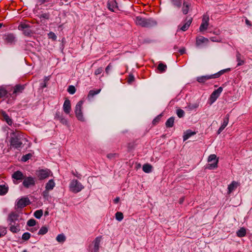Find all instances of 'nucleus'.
<instances>
[{
  "mask_svg": "<svg viewBox=\"0 0 252 252\" xmlns=\"http://www.w3.org/2000/svg\"><path fill=\"white\" fill-rule=\"evenodd\" d=\"M226 70H222L217 73L198 77L197 81L199 83H205L208 80L219 78Z\"/></svg>",
  "mask_w": 252,
  "mask_h": 252,
  "instance_id": "6",
  "label": "nucleus"
},
{
  "mask_svg": "<svg viewBox=\"0 0 252 252\" xmlns=\"http://www.w3.org/2000/svg\"><path fill=\"white\" fill-rule=\"evenodd\" d=\"M72 173L73 174V175L75 176V177H76L77 178L81 179V175L80 174H79L78 172H77V171H75V172L72 171Z\"/></svg>",
  "mask_w": 252,
  "mask_h": 252,
  "instance_id": "52",
  "label": "nucleus"
},
{
  "mask_svg": "<svg viewBox=\"0 0 252 252\" xmlns=\"http://www.w3.org/2000/svg\"><path fill=\"white\" fill-rule=\"evenodd\" d=\"M15 36L13 34H8L5 35L4 40L7 43L11 44L15 41Z\"/></svg>",
  "mask_w": 252,
  "mask_h": 252,
  "instance_id": "20",
  "label": "nucleus"
},
{
  "mask_svg": "<svg viewBox=\"0 0 252 252\" xmlns=\"http://www.w3.org/2000/svg\"><path fill=\"white\" fill-rule=\"evenodd\" d=\"M177 115L179 118H182L185 115V112L182 109H178L177 110Z\"/></svg>",
  "mask_w": 252,
  "mask_h": 252,
  "instance_id": "41",
  "label": "nucleus"
},
{
  "mask_svg": "<svg viewBox=\"0 0 252 252\" xmlns=\"http://www.w3.org/2000/svg\"><path fill=\"white\" fill-rule=\"evenodd\" d=\"M31 234L28 232L24 233L22 235V239L24 240H28L30 238Z\"/></svg>",
  "mask_w": 252,
  "mask_h": 252,
  "instance_id": "45",
  "label": "nucleus"
},
{
  "mask_svg": "<svg viewBox=\"0 0 252 252\" xmlns=\"http://www.w3.org/2000/svg\"><path fill=\"white\" fill-rule=\"evenodd\" d=\"M23 252H28L26 250H24L23 251Z\"/></svg>",
  "mask_w": 252,
  "mask_h": 252,
  "instance_id": "63",
  "label": "nucleus"
},
{
  "mask_svg": "<svg viewBox=\"0 0 252 252\" xmlns=\"http://www.w3.org/2000/svg\"><path fill=\"white\" fill-rule=\"evenodd\" d=\"M134 77L133 76H129L128 80V82L129 83H131L134 80Z\"/></svg>",
  "mask_w": 252,
  "mask_h": 252,
  "instance_id": "55",
  "label": "nucleus"
},
{
  "mask_svg": "<svg viewBox=\"0 0 252 252\" xmlns=\"http://www.w3.org/2000/svg\"><path fill=\"white\" fill-rule=\"evenodd\" d=\"M143 171L145 173H150L152 172V166L149 164H144L142 167Z\"/></svg>",
  "mask_w": 252,
  "mask_h": 252,
  "instance_id": "29",
  "label": "nucleus"
},
{
  "mask_svg": "<svg viewBox=\"0 0 252 252\" xmlns=\"http://www.w3.org/2000/svg\"><path fill=\"white\" fill-rule=\"evenodd\" d=\"M209 17L207 14H204L203 16L202 23L199 27V31L201 32L206 31L209 26Z\"/></svg>",
  "mask_w": 252,
  "mask_h": 252,
  "instance_id": "15",
  "label": "nucleus"
},
{
  "mask_svg": "<svg viewBox=\"0 0 252 252\" xmlns=\"http://www.w3.org/2000/svg\"><path fill=\"white\" fill-rule=\"evenodd\" d=\"M222 91V88L220 87L217 90H215L211 94L210 98H209V101L210 102V104H213L219 97L220 94L221 93Z\"/></svg>",
  "mask_w": 252,
  "mask_h": 252,
  "instance_id": "14",
  "label": "nucleus"
},
{
  "mask_svg": "<svg viewBox=\"0 0 252 252\" xmlns=\"http://www.w3.org/2000/svg\"><path fill=\"white\" fill-rule=\"evenodd\" d=\"M29 27V25L25 23H21L19 25L18 29L24 31Z\"/></svg>",
  "mask_w": 252,
  "mask_h": 252,
  "instance_id": "39",
  "label": "nucleus"
},
{
  "mask_svg": "<svg viewBox=\"0 0 252 252\" xmlns=\"http://www.w3.org/2000/svg\"><path fill=\"white\" fill-rule=\"evenodd\" d=\"M25 88V85L18 84L14 87L1 86L0 87V98L8 104H12L17 95L22 93Z\"/></svg>",
  "mask_w": 252,
  "mask_h": 252,
  "instance_id": "1",
  "label": "nucleus"
},
{
  "mask_svg": "<svg viewBox=\"0 0 252 252\" xmlns=\"http://www.w3.org/2000/svg\"><path fill=\"white\" fill-rule=\"evenodd\" d=\"M102 71H103L102 68L100 67L95 70L94 74H95V75H99L100 73H101Z\"/></svg>",
  "mask_w": 252,
  "mask_h": 252,
  "instance_id": "49",
  "label": "nucleus"
},
{
  "mask_svg": "<svg viewBox=\"0 0 252 252\" xmlns=\"http://www.w3.org/2000/svg\"><path fill=\"white\" fill-rule=\"evenodd\" d=\"M157 121V119H154L153 121V123H155V122Z\"/></svg>",
  "mask_w": 252,
  "mask_h": 252,
  "instance_id": "61",
  "label": "nucleus"
},
{
  "mask_svg": "<svg viewBox=\"0 0 252 252\" xmlns=\"http://www.w3.org/2000/svg\"><path fill=\"white\" fill-rule=\"evenodd\" d=\"M210 39H211V41H212L213 42H219V40L215 39L214 37H211Z\"/></svg>",
  "mask_w": 252,
  "mask_h": 252,
  "instance_id": "56",
  "label": "nucleus"
},
{
  "mask_svg": "<svg viewBox=\"0 0 252 252\" xmlns=\"http://www.w3.org/2000/svg\"><path fill=\"white\" fill-rule=\"evenodd\" d=\"M191 19H189L188 21L181 28V30L183 31H187L188 28H189L191 23Z\"/></svg>",
  "mask_w": 252,
  "mask_h": 252,
  "instance_id": "33",
  "label": "nucleus"
},
{
  "mask_svg": "<svg viewBox=\"0 0 252 252\" xmlns=\"http://www.w3.org/2000/svg\"><path fill=\"white\" fill-rule=\"evenodd\" d=\"M67 91L70 94H73L75 93L76 89L73 86H69L68 88Z\"/></svg>",
  "mask_w": 252,
  "mask_h": 252,
  "instance_id": "40",
  "label": "nucleus"
},
{
  "mask_svg": "<svg viewBox=\"0 0 252 252\" xmlns=\"http://www.w3.org/2000/svg\"><path fill=\"white\" fill-rule=\"evenodd\" d=\"M167 66L166 64L160 63L158 66V69L160 73H163L166 70Z\"/></svg>",
  "mask_w": 252,
  "mask_h": 252,
  "instance_id": "30",
  "label": "nucleus"
},
{
  "mask_svg": "<svg viewBox=\"0 0 252 252\" xmlns=\"http://www.w3.org/2000/svg\"><path fill=\"white\" fill-rule=\"evenodd\" d=\"M117 156L116 154H109L107 155V157L108 158L112 159Z\"/></svg>",
  "mask_w": 252,
  "mask_h": 252,
  "instance_id": "51",
  "label": "nucleus"
},
{
  "mask_svg": "<svg viewBox=\"0 0 252 252\" xmlns=\"http://www.w3.org/2000/svg\"><path fill=\"white\" fill-rule=\"evenodd\" d=\"M246 229L242 227L237 232V235L239 237H242L246 235Z\"/></svg>",
  "mask_w": 252,
  "mask_h": 252,
  "instance_id": "34",
  "label": "nucleus"
},
{
  "mask_svg": "<svg viewBox=\"0 0 252 252\" xmlns=\"http://www.w3.org/2000/svg\"><path fill=\"white\" fill-rule=\"evenodd\" d=\"M172 5L178 8H180L182 4V0H170Z\"/></svg>",
  "mask_w": 252,
  "mask_h": 252,
  "instance_id": "31",
  "label": "nucleus"
},
{
  "mask_svg": "<svg viewBox=\"0 0 252 252\" xmlns=\"http://www.w3.org/2000/svg\"><path fill=\"white\" fill-rule=\"evenodd\" d=\"M101 239L102 236H98L95 238L92 243V245L89 246V250L91 252H98Z\"/></svg>",
  "mask_w": 252,
  "mask_h": 252,
  "instance_id": "9",
  "label": "nucleus"
},
{
  "mask_svg": "<svg viewBox=\"0 0 252 252\" xmlns=\"http://www.w3.org/2000/svg\"><path fill=\"white\" fill-rule=\"evenodd\" d=\"M8 190V187L7 186L5 185H0V195H5Z\"/></svg>",
  "mask_w": 252,
  "mask_h": 252,
  "instance_id": "28",
  "label": "nucleus"
},
{
  "mask_svg": "<svg viewBox=\"0 0 252 252\" xmlns=\"http://www.w3.org/2000/svg\"><path fill=\"white\" fill-rule=\"evenodd\" d=\"M190 6V4L189 2L187 1L184 2L182 7V12L184 14H187L188 13Z\"/></svg>",
  "mask_w": 252,
  "mask_h": 252,
  "instance_id": "25",
  "label": "nucleus"
},
{
  "mask_svg": "<svg viewBox=\"0 0 252 252\" xmlns=\"http://www.w3.org/2000/svg\"><path fill=\"white\" fill-rule=\"evenodd\" d=\"M195 134V132H193L191 130H187L186 132L184 133L183 136V140L184 141H186L188 140L189 137L191 136L194 135Z\"/></svg>",
  "mask_w": 252,
  "mask_h": 252,
  "instance_id": "26",
  "label": "nucleus"
},
{
  "mask_svg": "<svg viewBox=\"0 0 252 252\" xmlns=\"http://www.w3.org/2000/svg\"><path fill=\"white\" fill-rule=\"evenodd\" d=\"M19 215L16 212H12L8 215L7 221L9 230L13 233H17L20 230Z\"/></svg>",
  "mask_w": 252,
  "mask_h": 252,
  "instance_id": "2",
  "label": "nucleus"
},
{
  "mask_svg": "<svg viewBox=\"0 0 252 252\" xmlns=\"http://www.w3.org/2000/svg\"><path fill=\"white\" fill-rule=\"evenodd\" d=\"M69 188L70 191L76 193L81 191L84 189V186L78 181L73 179L71 181Z\"/></svg>",
  "mask_w": 252,
  "mask_h": 252,
  "instance_id": "5",
  "label": "nucleus"
},
{
  "mask_svg": "<svg viewBox=\"0 0 252 252\" xmlns=\"http://www.w3.org/2000/svg\"><path fill=\"white\" fill-rule=\"evenodd\" d=\"M119 199H120L119 197H117L115 199L114 202L115 203H118L119 201Z\"/></svg>",
  "mask_w": 252,
  "mask_h": 252,
  "instance_id": "57",
  "label": "nucleus"
},
{
  "mask_svg": "<svg viewBox=\"0 0 252 252\" xmlns=\"http://www.w3.org/2000/svg\"><path fill=\"white\" fill-rule=\"evenodd\" d=\"M208 41H209L208 39H207L203 36H198L196 37V44L197 46H199L202 43L208 42Z\"/></svg>",
  "mask_w": 252,
  "mask_h": 252,
  "instance_id": "21",
  "label": "nucleus"
},
{
  "mask_svg": "<svg viewBox=\"0 0 252 252\" xmlns=\"http://www.w3.org/2000/svg\"><path fill=\"white\" fill-rule=\"evenodd\" d=\"M59 117H62V116H60L59 114L57 113V114H56L55 118H56V119H57L58 120H59Z\"/></svg>",
  "mask_w": 252,
  "mask_h": 252,
  "instance_id": "58",
  "label": "nucleus"
},
{
  "mask_svg": "<svg viewBox=\"0 0 252 252\" xmlns=\"http://www.w3.org/2000/svg\"><path fill=\"white\" fill-rule=\"evenodd\" d=\"M135 22L137 25L143 27H150L156 25V22L151 19H146L140 16H137L135 18Z\"/></svg>",
  "mask_w": 252,
  "mask_h": 252,
  "instance_id": "3",
  "label": "nucleus"
},
{
  "mask_svg": "<svg viewBox=\"0 0 252 252\" xmlns=\"http://www.w3.org/2000/svg\"><path fill=\"white\" fill-rule=\"evenodd\" d=\"M32 157V155L31 154H28L26 155H24L23 156L22 158V160L23 161H26L28 160H29Z\"/></svg>",
  "mask_w": 252,
  "mask_h": 252,
  "instance_id": "44",
  "label": "nucleus"
},
{
  "mask_svg": "<svg viewBox=\"0 0 252 252\" xmlns=\"http://www.w3.org/2000/svg\"><path fill=\"white\" fill-rule=\"evenodd\" d=\"M36 229H35V228H32L30 230L31 231V232H33L34 231H35Z\"/></svg>",
  "mask_w": 252,
  "mask_h": 252,
  "instance_id": "60",
  "label": "nucleus"
},
{
  "mask_svg": "<svg viewBox=\"0 0 252 252\" xmlns=\"http://www.w3.org/2000/svg\"><path fill=\"white\" fill-rule=\"evenodd\" d=\"M35 179L32 176L26 177L25 176L23 180L22 184L26 188H29L35 185Z\"/></svg>",
  "mask_w": 252,
  "mask_h": 252,
  "instance_id": "11",
  "label": "nucleus"
},
{
  "mask_svg": "<svg viewBox=\"0 0 252 252\" xmlns=\"http://www.w3.org/2000/svg\"><path fill=\"white\" fill-rule=\"evenodd\" d=\"M1 116L3 119L6 121L8 125L11 126L12 124V120L9 118L8 115L5 112L2 111L1 112Z\"/></svg>",
  "mask_w": 252,
  "mask_h": 252,
  "instance_id": "22",
  "label": "nucleus"
},
{
  "mask_svg": "<svg viewBox=\"0 0 252 252\" xmlns=\"http://www.w3.org/2000/svg\"><path fill=\"white\" fill-rule=\"evenodd\" d=\"M240 186V183L233 181L228 186L227 194H230L232 192L235 190L238 186Z\"/></svg>",
  "mask_w": 252,
  "mask_h": 252,
  "instance_id": "16",
  "label": "nucleus"
},
{
  "mask_svg": "<svg viewBox=\"0 0 252 252\" xmlns=\"http://www.w3.org/2000/svg\"><path fill=\"white\" fill-rule=\"evenodd\" d=\"M112 64L111 63H109L108 65L105 68V72L107 74H109L110 70L112 68Z\"/></svg>",
  "mask_w": 252,
  "mask_h": 252,
  "instance_id": "50",
  "label": "nucleus"
},
{
  "mask_svg": "<svg viewBox=\"0 0 252 252\" xmlns=\"http://www.w3.org/2000/svg\"><path fill=\"white\" fill-rule=\"evenodd\" d=\"M48 232V229L45 226H42L38 231V235H44Z\"/></svg>",
  "mask_w": 252,
  "mask_h": 252,
  "instance_id": "38",
  "label": "nucleus"
},
{
  "mask_svg": "<svg viewBox=\"0 0 252 252\" xmlns=\"http://www.w3.org/2000/svg\"><path fill=\"white\" fill-rule=\"evenodd\" d=\"M36 175L39 180H44L47 178L50 175L52 176V173L49 169H46L39 170L37 171Z\"/></svg>",
  "mask_w": 252,
  "mask_h": 252,
  "instance_id": "10",
  "label": "nucleus"
},
{
  "mask_svg": "<svg viewBox=\"0 0 252 252\" xmlns=\"http://www.w3.org/2000/svg\"><path fill=\"white\" fill-rule=\"evenodd\" d=\"M55 183L53 179H51L48 181L45 186V189L46 190H51L53 189L55 187Z\"/></svg>",
  "mask_w": 252,
  "mask_h": 252,
  "instance_id": "23",
  "label": "nucleus"
},
{
  "mask_svg": "<svg viewBox=\"0 0 252 252\" xmlns=\"http://www.w3.org/2000/svg\"><path fill=\"white\" fill-rule=\"evenodd\" d=\"M48 1V0H38V3L39 4H42Z\"/></svg>",
  "mask_w": 252,
  "mask_h": 252,
  "instance_id": "54",
  "label": "nucleus"
},
{
  "mask_svg": "<svg viewBox=\"0 0 252 252\" xmlns=\"http://www.w3.org/2000/svg\"><path fill=\"white\" fill-rule=\"evenodd\" d=\"M183 202V200H181L180 203H181Z\"/></svg>",
  "mask_w": 252,
  "mask_h": 252,
  "instance_id": "64",
  "label": "nucleus"
},
{
  "mask_svg": "<svg viewBox=\"0 0 252 252\" xmlns=\"http://www.w3.org/2000/svg\"><path fill=\"white\" fill-rule=\"evenodd\" d=\"M208 162L209 163L207 165L206 168L212 170L217 168L219 159L216 155L212 154L209 156Z\"/></svg>",
  "mask_w": 252,
  "mask_h": 252,
  "instance_id": "7",
  "label": "nucleus"
},
{
  "mask_svg": "<svg viewBox=\"0 0 252 252\" xmlns=\"http://www.w3.org/2000/svg\"><path fill=\"white\" fill-rule=\"evenodd\" d=\"M13 136L12 137L10 141L11 145L15 148L21 147L22 142L21 139L22 135L19 132H16L13 134Z\"/></svg>",
  "mask_w": 252,
  "mask_h": 252,
  "instance_id": "4",
  "label": "nucleus"
},
{
  "mask_svg": "<svg viewBox=\"0 0 252 252\" xmlns=\"http://www.w3.org/2000/svg\"><path fill=\"white\" fill-rule=\"evenodd\" d=\"M30 203V201L28 197H23L18 199L16 202V206L17 208H23Z\"/></svg>",
  "mask_w": 252,
  "mask_h": 252,
  "instance_id": "12",
  "label": "nucleus"
},
{
  "mask_svg": "<svg viewBox=\"0 0 252 252\" xmlns=\"http://www.w3.org/2000/svg\"><path fill=\"white\" fill-rule=\"evenodd\" d=\"M101 91V89H98L96 90H90L89 92L88 97L89 98H91L93 97L95 95L98 94Z\"/></svg>",
  "mask_w": 252,
  "mask_h": 252,
  "instance_id": "27",
  "label": "nucleus"
},
{
  "mask_svg": "<svg viewBox=\"0 0 252 252\" xmlns=\"http://www.w3.org/2000/svg\"><path fill=\"white\" fill-rule=\"evenodd\" d=\"M59 120L63 125H67L68 124L67 120L66 119H65L64 118H63V116L62 117L59 116Z\"/></svg>",
  "mask_w": 252,
  "mask_h": 252,
  "instance_id": "43",
  "label": "nucleus"
},
{
  "mask_svg": "<svg viewBox=\"0 0 252 252\" xmlns=\"http://www.w3.org/2000/svg\"><path fill=\"white\" fill-rule=\"evenodd\" d=\"M56 240L59 243H63L65 240V237L63 234H59L56 237Z\"/></svg>",
  "mask_w": 252,
  "mask_h": 252,
  "instance_id": "35",
  "label": "nucleus"
},
{
  "mask_svg": "<svg viewBox=\"0 0 252 252\" xmlns=\"http://www.w3.org/2000/svg\"><path fill=\"white\" fill-rule=\"evenodd\" d=\"M246 24H247V25H250V21H249L248 20H247H247H246Z\"/></svg>",
  "mask_w": 252,
  "mask_h": 252,
  "instance_id": "59",
  "label": "nucleus"
},
{
  "mask_svg": "<svg viewBox=\"0 0 252 252\" xmlns=\"http://www.w3.org/2000/svg\"><path fill=\"white\" fill-rule=\"evenodd\" d=\"M63 110L65 113L68 114L71 111V103L69 99H66L63 105Z\"/></svg>",
  "mask_w": 252,
  "mask_h": 252,
  "instance_id": "17",
  "label": "nucleus"
},
{
  "mask_svg": "<svg viewBox=\"0 0 252 252\" xmlns=\"http://www.w3.org/2000/svg\"><path fill=\"white\" fill-rule=\"evenodd\" d=\"M49 190H46L45 189V190L44 191H43V192L42 193V195L43 196V197L45 198V199H48V197H49Z\"/></svg>",
  "mask_w": 252,
  "mask_h": 252,
  "instance_id": "47",
  "label": "nucleus"
},
{
  "mask_svg": "<svg viewBox=\"0 0 252 252\" xmlns=\"http://www.w3.org/2000/svg\"><path fill=\"white\" fill-rule=\"evenodd\" d=\"M107 7L111 11L114 12L118 6L115 0H110L107 2Z\"/></svg>",
  "mask_w": 252,
  "mask_h": 252,
  "instance_id": "18",
  "label": "nucleus"
},
{
  "mask_svg": "<svg viewBox=\"0 0 252 252\" xmlns=\"http://www.w3.org/2000/svg\"><path fill=\"white\" fill-rule=\"evenodd\" d=\"M43 215V211L42 210H36L34 213V216L37 219H40Z\"/></svg>",
  "mask_w": 252,
  "mask_h": 252,
  "instance_id": "36",
  "label": "nucleus"
},
{
  "mask_svg": "<svg viewBox=\"0 0 252 252\" xmlns=\"http://www.w3.org/2000/svg\"><path fill=\"white\" fill-rule=\"evenodd\" d=\"M229 122V115H226L225 118L223 119V123L221 126L218 130V134L220 133V132L225 128L228 125Z\"/></svg>",
  "mask_w": 252,
  "mask_h": 252,
  "instance_id": "19",
  "label": "nucleus"
},
{
  "mask_svg": "<svg viewBox=\"0 0 252 252\" xmlns=\"http://www.w3.org/2000/svg\"><path fill=\"white\" fill-rule=\"evenodd\" d=\"M24 177V175L20 171H15L12 175L13 183L15 184L19 183L20 182L23 180Z\"/></svg>",
  "mask_w": 252,
  "mask_h": 252,
  "instance_id": "13",
  "label": "nucleus"
},
{
  "mask_svg": "<svg viewBox=\"0 0 252 252\" xmlns=\"http://www.w3.org/2000/svg\"><path fill=\"white\" fill-rule=\"evenodd\" d=\"M115 217L116 220L119 221H121L124 218L123 213L120 212H117L115 214Z\"/></svg>",
  "mask_w": 252,
  "mask_h": 252,
  "instance_id": "37",
  "label": "nucleus"
},
{
  "mask_svg": "<svg viewBox=\"0 0 252 252\" xmlns=\"http://www.w3.org/2000/svg\"><path fill=\"white\" fill-rule=\"evenodd\" d=\"M83 101H79L76 104L75 109V113L76 118L79 121H84L85 119L82 113V105Z\"/></svg>",
  "mask_w": 252,
  "mask_h": 252,
  "instance_id": "8",
  "label": "nucleus"
},
{
  "mask_svg": "<svg viewBox=\"0 0 252 252\" xmlns=\"http://www.w3.org/2000/svg\"><path fill=\"white\" fill-rule=\"evenodd\" d=\"M48 37L50 39H52L53 40H56L57 39V36L56 34L53 32H50L48 34Z\"/></svg>",
  "mask_w": 252,
  "mask_h": 252,
  "instance_id": "46",
  "label": "nucleus"
},
{
  "mask_svg": "<svg viewBox=\"0 0 252 252\" xmlns=\"http://www.w3.org/2000/svg\"><path fill=\"white\" fill-rule=\"evenodd\" d=\"M236 57L237 62H238L237 66L242 65L244 64V61L242 58V55L239 52H237Z\"/></svg>",
  "mask_w": 252,
  "mask_h": 252,
  "instance_id": "24",
  "label": "nucleus"
},
{
  "mask_svg": "<svg viewBox=\"0 0 252 252\" xmlns=\"http://www.w3.org/2000/svg\"><path fill=\"white\" fill-rule=\"evenodd\" d=\"M6 233V229L4 227L0 226V237L4 236Z\"/></svg>",
  "mask_w": 252,
  "mask_h": 252,
  "instance_id": "48",
  "label": "nucleus"
},
{
  "mask_svg": "<svg viewBox=\"0 0 252 252\" xmlns=\"http://www.w3.org/2000/svg\"><path fill=\"white\" fill-rule=\"evenodd\" d=\"M24 33L26 35H29L31 33V31L28 28L24 31Z\"/></svg>",
  "mask_w": 252,
  "mask_h": 252,
  "instance_id": "53",
  "label": "nucleus"
},
{
  "mask_svg": "<svg viewBox=\"0 0 252 252\" xmlns=\"http://www.w3.org/2000/svg\"><path fill=\"white\" fill-rule=\"evenodd\" d=\"M36 224V220L34 219H30L27 222V225L29 226H33Z\"/></svg>",
  "mask_w": 252,
  "mask_h": 252,
  "instance_id": "42",
  "label": "nucleus"
},
{
  "mask_svg": "<svg viewBox=\"0 0 252 252\" xmlns=\"http://www.w3.org/2000/svg\"><path fill=\"white\" fill-rule=\"evenodd\" d=\"M2 24L1 23H0V28L2 27Z\"/></svg>",
  "mask_w": 252,
  "mask_h": 252,
  "instance_id": "62",
  "label": "nucleus"
},
{
  "mask_svg": "<svg viewBox=\"0 0 252 252\" xmlns=\"http://www.w3.org/2000/svg\"><path fill=\"white\" fill-rule=\"evenodd\" d=\"M174 118L173 117H170L167 120V121L165 123L166 127H172L174 125Z\"/></svg>",
  "mask_w": 252,
  "mask_h": 252,
  "instance_id": "32",
  "label": "nucleus"
}]
</instances>
